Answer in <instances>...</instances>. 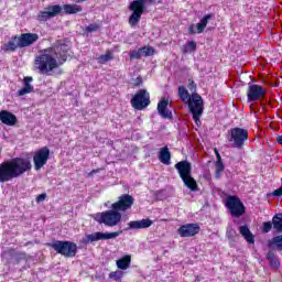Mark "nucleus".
I'll list each match as a JSON object with an SVG mask.
<instances>
[{
	"mask_svg": "<svg viewBox=\"0 0 282 282\" xmlns=\"http://www.w3.org/2000/svg\"><path fill=\"white\" fill-rule=\"evenodd\" d=\"M69 46L66 44H58L54 47L42 51L34 61L35 68L40 74L52 76L55 69H58L65 61H67V52Z\"/></svg>",
	"mask_w": 282,
	"mask_h": 282,
	"instance_id": "1",
	"label": "nucleus"
},
{
	"mask_svg": "<svg viewBox=\"0 0 282 282\" xmlns=\"http://www.w3.org/2000/svg\"><path fill=\"white\" fill-rule=\"evenodd\" d=\"M133 206V197L129 194H123L119 197L118 202L111 205L110 210H106L96 215V221L104 224L109 228L119 226L122 221V213L129 210Z\"/></svg>",
	"mask_w": 282,
	"mask_h": 282,
	"instance_id": "2",
	"label": "nucleus"
},
{
	"mask_svg": "<svg viewBox=\"0 0 282 282\" xmlns=\"http://www.w3.org/2000/svg\"><path fill=\"white\" fill-rule=\"evenodd\" d=\"M31 170L32 163L25 158H15L3 162L0 164V182H11Z\"/></svg>",
	"mask_w": 282,
	"mask_h": 282,
	"instance_id": "3",
	"label": "nucleus"
},
{
	"mask_svg": "<svg viewBox=\"0 0 282 282\" xmlns=\"http://www.w3.org/2000/svg\"><path fill=\"white\" fill-rule=\"evenodd\" d=\"M178 96L183 102L188 105L189 111L193 115V120L197 127L202 126V115L204 113V100L197 94H188L184 86L178 87Z\"/></svg>",
	"mask_w": 282,
	"mask_h": 282,
	"instance_id": "4",
	"label": "nucleus"
},
{
	"mask_svg": "<svg viewBox=\"0 0 282 282\" xmlns=\"http://www.w3.org/2000/svg\"><path fill=\"white\" fill-rule=\"evenodd\" d=\"M175 169L178 171V175L184 182V185L189 188V191H197V181L191 175V163L181 161L175 164Z\"/></svg>",
	"mask_w": 282,
	"mask_h": 282,
	"instance_id": "5",
	"label": "nucleus"
},
{
	"mask_svg": "<svg viewBox=\"0 0 282 282\" xmlns=\"http://www.w3.org/2000/svg\"><path fill=\"white\" fill-rule=\"evenodd\" d=\"M50 246L55 250V252H57V254H62L67 258L76 257V250H78L76 243L72 241L55 240L50 243Z\"/></svg>",
	"mask_w": 282,
	"mask_h": 282,
	"instance_id": "6",
	"label": "nucleus"
},
{
	"mask_svg": "<svg viewBox=\"0 0 282 282\" xmlns=\"http://www.w3.org/2000/svg\"><path fill=\"white\" fill-rule=\"evenodd\" d=\"M228 141L234 149H243V144L248 142V130L242 128H234L229 130Z\"/></svg>",
	"mask_w": 282,
	"mask_h": 282,
	"instance_id": "7",
	"label": "nucleus"
},
{
	"mask_svg": "<svg viewBox=\"0 0 282 282\" xmlns=\"http://www.w3.org/2000/svg\"><path fill=\"white\" fill-rule=\"evenodd\" d=\"M129 10L132 12L129 18V25H131V28H135V25L140 23V19H142V13L147 10V2L133 1L130 3Z\"/></svg>",
	"mask_w": 282,
	"mask_h": 282,
	"instance_id": "8",
	"label": "nucleus"
},
{
	"mask_svg": "<svg viewBox=\"0 0 282 282\" xmlns=\"http://www.w3.org/2000/svg\"><path fill=\"white\" fill-rule=\"evenodd\" d=\"M151 105L150 95L147 90H139L133 98L131 99V106L133 109L138 111H142V109H147Z\"/></svg>",
	"mask_w": 282,
	"mask_h": 282,
	"instance_id": "9",
	"label": "nucleus"
},
{
	"mask_svg": "<svg viewBox=\"0 0 282 282\" xmlns=\"http://www.w3.org/2000/svg\"><path fill=\"white\" fill-rule=\"evenodd\" d=\"M122 235V230L113 231V232H94L86 235L84 238V243H94L96 241H107L109 239H116Z\"/></svg>",
	"mask_w": 282,
	"mask_h": 282,
	"instance_id": "10",
	"label": "nucleus"
},
{
	"mask_svg": "<svg viewBox=\"0 0 282 282\" xmlns=\"http://www.w3.org/2000/svg\"><path fill=\"white\" fill-rule=\"evenodd\" d=\"M226 206L232 217H241V215L246 213V207H243V203H241V199L237 198L236 196L227 197Z\"/></svg>",
	"mask_w": 282,
	"mask_h": 282,
	"instance_id": "11",
	"label": "nucleus"
},
{
	"mask_svg": "<svg viewBox=\"0 0 282 282\" xmlns=\"http://www.w3.org/2000/svg\"><path fill=\"white\" fill-rule=\"evenodd\" d=\"M47 160H50V149L44 147L37 150L33 156L35 171H41L47 164Z\"/></svg>",
	"mask_w": 282,
	"mask_h": 282,
	"instance_id": "12",
	"label": "nucleus"
},
{
	"mask_svg": "<svg viewBox=\"0 0 282 282\" xmlns=\"http://www.w3.org/2000/svg\"><path fill=\"white\" fill-rule=\"evenodd\" d=\"M248 102H256V100H261L265 98V90L260 85H249L247 90Z\"/></svg>",
	"mask_w": 282,
	"mask_h": 282,
	"instance_id": "13",
	"label": "nucleus"
},
{
	"mask_svg": "<svg viewBox=\"0 0 282 282\" xmlns=\"http://www.w3.org/2000/svg\"><path fill=\"white\" fill-rule=\"evenodd\" d=\"M63 9L61 6H52L45 9V11H41L39 14L40 21H47V19H53V17H57L61 14Z\"/></svg>",
	"mask_w": 282,
	"mask_h": 282,
	"instance_id": "14",
	"label": "nucleus"
},
{
	"mask_svg": "<svg viewBox=\"0 0 282 282\" xmlns=\"http://www.w3.org/2000/svg\"><path fill=\"white\" fill-rule=\"evenodd\" d=\"M199 232V227L197 224H187L178 228L180 237H195Z\"/></svg>",
	"mask_w": 282,
	"mask_h": 282,
	"instance_id": "15",
	"label": "nucleus"
},
{
	"mask_svg": "<svg viewBox=\"0 0 282 282\" xmlns=\"http://www.w3.org/2000/svg\"><path fill=\"white\" fill-rule=\"evenodd\" d=\"M212 19H213V15L207 14L196 25L192 24L188 29L189 34H202V32L206 30V26L208 25V21Z\"/></svg>",
	"mask_w": 282,
	"mask_h": 282,
	"instance_id": "16",
	"label": "nucleus"
},
{
	"mask_svg": "<svg viewBox=\"0 0 282 282\" xmlns=\"http://www.w3.org/2000/svg\"><path fill=\"white\" fill-rule=\"evenodd\" d=\"M18 40L20 41V47H30V45H34L36 41H39V34L36 33H23Z\"/></svg>",
	"mask_w": 282,
	"mask_h": 282,
	"instance_id": "17",
	"label": "nucleus"
},
{
	"mask_svg": "<svg viewBox=\"0 0 282 282\" xmlns=\"http://www.w3.org/2000/svg\"><path fill=\"white\" fill-rule=\"evenodd\" d=\"M130 230H140L144 228H151L153 226V220L151 219H141L132 220L128 224Z\"/></svg>",
	"mask_w": 282,
	"mask_h": 282,
	"instance_id": "18",
	"label": "nucleus"
},
{
	"mask_svg": "<svg viewBox=\"0 0 282 282\" xmlns=\"http://www.w3.org/2000/svg\"><path fill=\"white\" fill-rule=\"evenodd\" d=\"M0 120L2 124H7V127H14L17 124V116L7 110L0 111Z\"/></svg>",
	"mask_w": 282,
	"mask_h": 282,
	"instance_id": "19",
	"label": "nucleus"
},
{
	"mask_svg": "<svg viewBox=\"0 0 282 282\" xmlns=\"http://www.w3.org/2000/svg\"><path fill=\"white\" fill-rule=\"evenodd\" d=\"M169 108V101L166 99H162L158 104V112L161 117L164 119L171 120L173 118V112L167 109Z\"/></svg>",
	"mask_w": 282,
	"mask_h": 282,
	"instance_id": "20",
	"label": "nucleus"
},
{
	"mask_svg": "<svg viewBox=\"0 0 282 282\" xmlns=\"http://www.w3.org/2000/svg\"><path fill=\"white\" fill-rule=\"evenodd\" d=\"M30 83H32V77H24V87L18 90V96H25L34 91V86L30 85Z\"/></svg>",
	"mask_w": 282,
	"mask_h": 282,
	"instance_id": "21",
	"label": "nucleus"
},
{
	"mask_svg": "<svg viewBox=\"0 0 282 282\" xmlns=\"http://www.w3.org/2000/svg\"><path fill=\"white\" fill-rule=\"evenodd\" d=\"M159 160L162 164H166L167 166L171 164V151H169L167 147L161 149L159 152Z\"/></svg>",
	"mask_w": 282,
	"mask_h": 282,
	"instance_id": "22",
	"label": "nucleus"
},
{
	"mask_svg": "<svg viewBox=\"0 0 282 282\" xmlns=\"http://www.w3.org/2000/svg\"><path fill=\"white\" fill-rule=\"evenodd\" d=\"M18 47H21V43L19 41V37H14L13 40L4 44L2 50L4 52H14L15 50H18Z\"/></svg>",
	"mask_w": 282,
	"mask_h": 282,
	"instance_id": "23",
	"label": "nucleus"
},
{
	"mask_svg": "<svg viewBox=\"0 0 282 282\" xmlns=\"http://www.w3.org/2000/svg\"><path fill=\"white\" fill-rule=\"evenodd\" d=\"M240 235H242L247 241V243H254V235L250 231L248 226H241L239 228Z\"/></svg>",
	"mask_w": 282,
	"mask_h": 282,
	"instance_id": "24",
	"label": "nucleus"
},
{
	"mask_svg": "<svg viewBox=\"0 0 282 282\" xmlns=\"http://www.w3.org/2000/svg\"><path fill=\"white\" fill-rule=\"evenodd\" d=\"M116 263L119 270H129V265H131V256H124L123 258L117 260Z\"/></svg>",
	"mask_w": 282,
	"mask_h": 282,
	"instance_id": "25",
	"label": "nucleus"
},
{
	"mask_svg": "<svg viewBox=\"0 0 282 282\" xmlns=\"http://www.w3.org/2000/svg\"><path fill=\"white\" fill-rule=\"evenodd\" d=\"M269 248H275V250H280L281 251L282 250V235L273 237L269 241Z\"/></svg>",
	"mask_w": 282,
	"mask_h": 282,
	"instance_id": "26",
	"label": "nucleus"
},
{
	"mask_svg": "<svg viewBox=\"0 0 282 282\" xmlns=\"http://www.w3.org/2000/svg\"><path fill=\"white\" fill-rule=\"evenodd\" d=\"M64 11L66 12V14H76L78 12H82L83 8H80V6L77 4H65Z\"/></svg>",
	"mask_w": 282,
	"mask_h": 282,
	"instance_id": "27",
	"label": "nucleus"
},
{
	"mask_svg": "<svg viewBox=\"0 0 282 282\" xmlns=\"http://www.w3.org/2000/svg\"><path fill=\"white\" fill-rule=\"evenodd\" d=\"M267 259H268L270 265H272V268H279L281 265L279 258H276V254H274V252H272V251L268 252Z\"/></svg>",
	"mask_w": 282,
	"mask_h": 282,
	"instance_id": "28",
	"label": "nucleus"
},
{
	"mask_svg": "<svg viewBox=\"0 0 282 282\" xmlns=\"http://www.w3.org/2000/svg\"><path fill=\"white\" fill-rule=\"evenodd\" d=\"M272 224H273L274 230H276L278 232H282V214H276L272 218Z\"/></svg>",
	"mask_w": 282,
	"mask_h": 282,
	"instance_id": "29",
	"label": "nucleus"
},
{
	"mask_svg": "<svg viewBox=\"0 0 282 282\" xmlns=\"http://www.w3.org/2000/svg\"><path fill=\"white\" fill-rule=\"evenodd\" d=\"M197 50V43L189 41L186 45L183 46V52L185 54H193Z\"/></svg>",
	"mask_w": 282,
	"mask_h": 282,
	"instance_id": "30",
	"label": "nucleus"
},
{
	"mask_svg": "<svg viewBox=\"0 0 282 282\" xmlns=\"http://www.w3.org/2000/svg\"><path fill=\"white\" fill-rule=\"evenodd\" d=\"M224 169H225L224 162L218 161V162L215 163V177H216V180L221 178V173H224Z\"/></svg>",
	"mask_w": 282,
	"mask_h": 282,
	"instance_id": "31",
	"label": "nucleus"
},
{
	"mask_svg": "<svg viewBox=\"0 0 282 282\" xmlns=\"http://www.w3.org/2000/svg\"><path fill=\"white\" fill-rule=\"evenodd\" d=\"M122 276H124V272L117 270L109 273V279L112 281L122 282Z\"/></svg>",
	"mask_w": 282,
	"mask_h": 282,
	"instance_id": "32",
	"label": "nucleus"
},
{
	"mask_svg": "<svg viewBox=\"0 0 282 282\" xmlns=\"http://www.w3.org/2000/svg\"><path fill=\"white\" fill-rule=\"evenodd\" d=\"M153 54H155V48H153L151 46L141 47L142 56H153Z\"/></svg>",
	"mask_w": 282,
	"mask_h": 282,
	"instance_id": "33",
	"label": "nucleus"
},
{
	"mask_svg": "<svg viewBox=\"0 0 282 282\" xmlns=\"http://www.w3.org/2000/svg\"><path fill=\"white\" fill-rule=\"evenodd\" d=\"M111 58H113V56L111 55L110 52H108L105 55H100L98 57V61H99V63L105 64V63H108V61H111Z\"/></svg>",
	"mask_w": 282,
	"mask_h": 282,
	"instance_id": "34",
	"label": "nucleus"
},
{
	"mask_svg": "<svg viewBox=\"0 0 282 282\" xmlns=\"http://www.w3.org/2000/svg\"><path fill=\"white\" fill-rule=\"evenodd\" d=\"M130 58L131 59L142 58V48L131 51L130 52Z\"/></svg>",
	"mask_w": 282,
	"mask_h": 282,
	"instance_id": "35",
	"label": "nucleus"
},
{
	"mask_svg": "<svg viewBox=\"0 0 282 282\" xmlns=\"http://www.w3.org/2000/svg\"><path fill=\"white\" fill-rule=\"evenodd\" d=\"M98 30H100V25L94 23V24H89L87 28H86V31L87 32H98Z\"/></svg>",
	"mask_w": 282,
	"mask_h": 282,
	"instance_id": "36",
	"label": "nucleus"
},
{
	"mask_svg": "<svg viewBox=\"0 0 282 282\" xmlns=\"http://www.w3.org/2000/svg\"><path fill=\"white\" fill-rule=\"evenodd\" d=\"M272 226L273 223L271 221L263 223V232H270V230H272Z\"/></svg>",
	"mask_w": 282,
	"mask_h": 282,
	"instance_id": "37",
	"label": "nucleus"
},
{
	"mask_svg": "<svg viewBox=\"0 0 282 282\" xmlns=\"http://www.w3.org/2000/svg\"><path fill=\"white\" fill-rule=\"evenodd\" d=\"M45 199H47V194H45V193L40 194V195L36 197V203H37V204H41V202H45Z\"/></svg>",
	"mask_w": 282,
	"mask_h": 282,
	"instance_id": "38",
	"label": "nucleus"
},
{
	"mask_svg": "<svg viewBox=\"0 0 282 282\" xmlns=\"http://www.w3.org/2000/svg\"><path fill=\"white\" fill-rule=\"evenodd\" d=\"M272 195H273V197H281L282 196V187H279L278 189L273 191Z\"/></svg>",
	"mask_w": 282,
	"mask_h": 282,
	"instance_id": "39",
	"label": "nucleus"
},
{
	"mask_svg": "<svg viewBox=\"0 0 282 282\" xmlns=\"http://www.w3.org/2000/svg\"><path fill=\"white\" fill-rule=\"evenodd\" d=\"M187 87H188L189 91H195L197 89L195 82H189Z\"/></svg>",
	"mask_w": 282,
	"mask_h": 282,
	"instance_id": "40",
	"label": "nucleus"
},
{
	"mask_svg": "<svg viewBox=\"0 0 282 282\" xmlns=\"http://www.w3.org/2000/svg\"><path fill=\"white\" fill-rule=\"evenodd\" d=\"M96 173H100V169L93 170L91 172H89V173L87 174V177H94V175H96Z\"/></svg>",
	"mask_w": 282,
	"mask_h": 282,
	"instance_id": "41",
	"label": "nucleus"
},
{
	"mask_svg": "<svg viewBox=\"0 0 282 282\" xmlns=\"http://www.w3.org/2000/svg\"><path fill=\"white\" fill-rule=\"evenodd\" d=\"M214 151H215V154H216V158H217L216 162H224V161H221V154H219V151H217V149H215Z\"/></svg>",
	"mask_w": 282,
	"mask_h": 282,
	"instance_id": "42",
	"label": "nucleus"
},
{
	"mask_svg": "<svg viewBox=\"0 0 282 282\" xmlns=\"http://www.w3.org/2000/svg\"><path fill=\"white\" fill-rule=\"evenodd\" d=\"M276 142H278V144H281V147H282V134L278 135Z\"/></svg>",
	"mask_w": 282,
	"mask_h": 282,
	"instance_id": "43",
	"label": "nucleus"
},
{
	"mask_svg": "<svg viewBox=\"0 0 282 282\" xmlns=\"http://www.w3.org/2000/svg\"><path fill=\"white\" fill-rule=\"evenodd\" d=\"M135 1H142V0H135Z\"/></svg>",
	"mask_w": 282,
	"mask_h": 282,
	"instance_id": "44",
	"label": "nucleus"
}]
</instances>
